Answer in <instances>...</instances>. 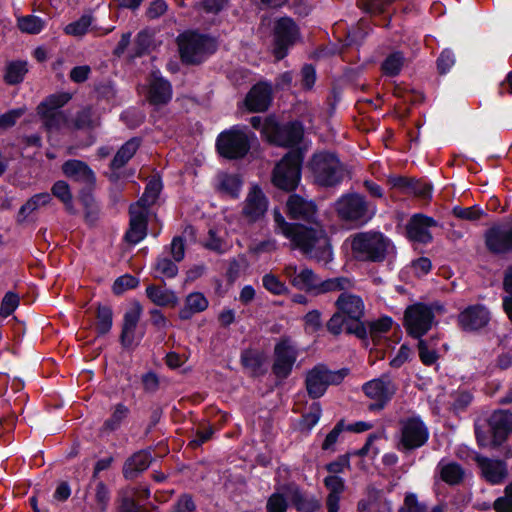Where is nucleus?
I'll list each match as a JSON object with an SVG mask.
<instances>
[{"instance_id": "5", "label": "nucleus", "mask_w": 512, "mask_h": 512, "mask_svg": "<svg viewBox=\"0 0 512 512\" xmlns=\"http://www.w3.org/2000/svg\"><path fill=\"white\" fill-rule=\"evenodd\" d=\"M308 167L314 182L322 187H334L341 183L344 171L338 155L330 151H319L313 154Z\"/></svg>"}, {"instance_id": "4", "label": "nucleus", "mask_w": 512, "mask_h": 512, "mask_svg": "<svg viewBox=\"0 0 512 512\" xmlns=\"http://www.w3.org/2000/svg\"><path fill=\"white\" fill-rule=\"evenodd\" d=\"M303 161V149L289 150L273 168L272 184L280 190L294 193L301 180Z\"/></svg>"}, {"instance_id": "34", "label": "nucleus", "mask_w": 512, "mask_h": 512, "mask_svg": "<svg viewBox=\"0 0 512 512\" xmlns=\"http://www.w3.org/2000/svg\"><path fill=\"white\" fill-rule=\"evenodd\" d=\"M163 189V182L160 176H153L145 186L143 194L134 203L139 208L149 209L158 200Z\"/></svg>"}, {"instance_id": "57", "label": "nucleus", "mask_w": 512, "mask_h": 512, "mask_svg": "<svg viewBox=\"0 0 512 512\" xmlns=\"http://www.w3.org/2000/svg\"><path fill=\"white\" fill-rule=\"evenodd\" d=\"M347 281L348 279L343 277L329 278L326 280L319 279L314 295H321L332 291H341L344 289V283Z\"/></svg>"}, {"instance_id": "36", "label": "nucleus", "mask_w": 512, "mask_h": 512, "mask_svg": "<svg viewBox=\"0 0 512 512\" xmlns=\"http://www.w3.org/2000/svg\"><path fill=\"white\" fill-rule=\"evenodd\" d=\"M376 206L354 194V227L367 224L375 215Z\"/></svg>"}, {"instance_id": "53", "label": "nucleus", "mask_w": 512, "mask_h": 512, "mask_svg": "<svg viewBox=\"0 0 512 512\" xmlns=\"http://www.w3.org/2000/svg\"><path fill=\"white\" fill-rule=\"evenodd\" d=\"M290 501L286 494L281 492L272 493L266 502V512H287Z\"/></svg>"}, {"instance_id": "50", "label": "nucleus", "mask_w": 512, "mask_h": 512, "mask_svg": "<svg viewBox=\"0 0 512 512\" xmlns=\"http://www.w3.org/2000/svg\"><path fill=\"white\" fill-rule=\"evenodd\" d=\"M335 211L338 218L341 221H345L349 224L352 223V191H348L335 203Z\"/></svg>"}, {"instance_id": "1", "label": "nucleus", "mask_w": 512, "mask_h": 512, "mask_svg": "<svg viewBox=\"0 0 512 512\" xmlns=\"http://www.w3.org/2000/svg\"><path fill=\"white\" fill-rule=\"evenodd\" d=\"M291 248L317 262L328 263L332 260V245L321 222L304 224L296 222L286 236Z\"/></svg>"}, {"instance_id": "30", "label": "nucleus", "mask_w": 512, "mask_h": 512, "mask_svg": "<svg viewBox=\"0 0 512 512\" xmlns=\"http://www.w3.org/2000/svg\"><path fill=\"white\" fill-rule=\"evenodd\" d=\"M437 471L443 482L455 486L465 479V469L457 462L441 460L437 465Z\"/></svg>"}, {"instance_id": "6", "label": "nucleus", "mask_w": 512, "mask_h": 512, "mask_svg": "<svg viewBox=\"0 0 512 512\" xmlns=\"http://www.w3.org/2000/svg\"><path fill=\"white\" fill-rule=\"evenodd\" d=\"M299 356L297 343L289 335L281 336L273 348L271 372L279 382L286 380L292 373Z\"/></svg>"}, {"instance_id": "8", "label": "nucleus", "mask_w": 512, "mask_h": 512, "mask_svg": "<svg viewBox=\"0 0 512 512\" xmlns=\"http://www.w3.org/2000/svg\"><path fill=\"white\" fill-rule=\"evenodd\" d=\"M266 130L269 132L268 143L290 150L299 148L304 136V125L299 120L281 123L276 118L269 119Z\"/></svg>"}, {"instance_id": "2", "label": "nucleus", "mask_w": 512, "mask_h": 512, "mask_svg": "<svg viewBox=\"0 0 512 512\" xmlns=\"http://www.w3.org/2000/svg\"><path fill=\"white\" fill-rule=\"evenodd\" d=\"M179 56L184 65H200L217 51V44L213 37L189 30L177 37Z\"/></svg>"}, {"instance_id": "61", "label": "nucleus", "mask_w": 512, "mask_h": 512, "mask_svg": "<svg viewBox=\"0 0 512 512\" xmlns=\"http://www.w3.org/2000/svg\"><path fill=\"white\" fill-rule=\"evenodd\" d=\"M111 499V493L108 486L99 481L95 488V501L100 512H106Z\"/></svg>"}, {"instance_id": "29", "label": "nucleus", "mask_w": 512, "mask_h": 512, "mask_svg": "<svg viewBox=\"0 0 512 512\" xmlns=\"http://www.w3.org/2000/svg\"><path fill=\"white\" fill-rule=\"evenodd\" d=\"M209 306V301L201 292L189 293L184 301V306L179 310L181 320H190L194 314L205 311Z\"/></svg>"}, {"instance_id": "31", "label": "nucleus", "mask_w": 512, "mask_h": 512, "mask_svg": "<svg viewBox=\"0 0 512 512\" xmlns=\"http://www.w3.org/2000/svg\"><path fill=\"white\" fill-rule=\"evenodd\" d=\"M141 145V138L132 137L127 140L115 153L109 167L111 170H119L124 167L136 154Z\"/></svg>"}, {"instance_id": "62", "label": "nucleus", "mask_w": 512, "mask_h": 512, "mask_svg": "<svg viewBox=\"0 0 512 512\" xmlns=\"http://www.w3.org/2000/svg\"><path fill=\"white\" fill-rule=\"evenodd\" d=\"M398 512H428V506L420 502L414 493H407Z\"/></svg>"}, {"instance_id": "26", "label": "nucleus", "mask_w": 512, "mask_h": 512, "mask_svg": "<svg viewBox=\"0 0 512 512\" xmlns=\"http://www.w3.org/2000/svg\"><path fill=\"white\" fill-rule=\"evenodd\" d=\"M495 446H501L512 433V413L508 410L494 411L488 420Z\"/></svg>"}, {"instance_id": "18", "label": "nucleus", "mask_w": 512, "mask_h": 512, "mask_svg": "<svg viewBox=\"0 0 512 512\" xmlns=\"http://www.w3.org/2000/svg\"><path fill=\"white\" fill-rule=\"evenodd\" d=\"M273 100V89L268 82H257L247 92L244 106L251 113H261L269 109Z\"/></svg>"}, {"instance_id": "11", "label": "nucleus", "mask_w": 512, "mask_h": 512, "mask_svg": "<svg viewBox=\"0 0 512 512\" xmlns=\"http://www.w3.org/2000/svg\"><path fill=\"white\" fill-rule=\"evenodd\" d=\"M300 38V29L293 18H278L273 27L272 53L277 61L283 60Z\"/></svg>"}, {"instance_id": "7", "label": "nucleus", "mask_w": 512, "mask_h": 512, "mask_svg": "<svg viewBox=\"0 0 512 512\" xmlns=\"http://www.w3.org/2000/svg\"><path fill=\"white\" fill-rule=\"evenodd\" d=\"M349 369L332 371L324 364H317L306 373L305 386L310 399H319L330 385L340 384L348 375Z\"/></svg>"}, {"instance_id": "59", "label": "nucleus", "mask_w": 512, "mask_h": 512, "mask_svg": "<svg viewBox=\"0 0 512 512\" xmlns=\"http://www.w3.org/2000/svg\"><path fill=\"white\" fill-rule=\"evenodd\" d=\"M91 22V16L82 15L78 20L69 23L65 27V33L73 36H82L88 31Z\"/></svg>"}, {"instance_id": "64", "label": "nucleus", "mask_w": 512, "mask_h": 512, "mask_svg": "<svg viewBox=\"0 0 512 512\" xmlns=\"http://www.w3.org/2000/svg\"><path fill=\"white\" fill-rule=\"evenodd\" d=\"M117 512H145L139 502L130 495H122L119 498Z\"/></svg>"}, {"instance_id": "25", "label": "nucleus", "mask_w": 512, "mask_h": 512, "mask_svg": "<svg viewBox=\"0 0 512 512\" xmlns=\"http://www.w3.org/2000/svg\"><path fill=\"white\" fill-rule=\"evenodd\" d=\"M268 198L258 185H254L249 190L244 202L242 214L249 222L260 220L268 209Z\"/></svg>"}, {"instance_id": "35", "label": "nucleus", "mask_w": 512, "mask_h": 512, "mask_svg": "<svg viewBox=\"0 0 512 512\" xmlns=\"http://www.w3.org/2000/svg\"><path fill=\"white\" fill-rule=\"evenodd\" d=\"M113 310L110 305L97 303L95 314V333L96 336L103 337L107 335L113 326Z\"/></svg>"}, {"instance_id": "41", "label": "nucleus", "mask_w": 512, "mask_h": 512, "mask_svg": "<svg viewBox=\"0 0 512 512\" xmlns=\"http://www.w3.org/2000/svg\"><path fill=\"white\" fill-rule=\"evenodd\" d=\"M154 271V278L156 279H173L178 274V266L175 261L167 256L159 255L152 265Z\"/></svg>"}, {"instance_id": "14", "label": "nucleus", "mask_w": 512, "mask_h": 512, "mask_svg": "<svg viewBox=\"0 0 512 512\" xmlns=\"http://www.w3.org/2000/svg\"><path fill=\"white\" fill-rule=\"evenodd\" d=\"M285 211L289 219L300 223L316 224L320 222L317 204L297 193H291L288 196Z\"/></svg>"}, {"instance_id": "37", "label": "nucleus", "mask_w": 512, "mask_h": 512, "mask_svg": "<svg viewBox=\"0 0 512 512\" xmlns=\"http://www.w3.org/2000/svg\"><path fill=\"white\" fill-rule=\"evenodd\" d=\"M391 512L392 503L382 497L379 492L369 494L367 500L358 503V512Z\"/></svg>"}, {"instance_id": "28", "label": "nucleus", "mask_w": 512, "mask_h": 512, "mask_svg": "<svg viewBox=\"0 0 512 512\" xmlns=\"http://www.w3.org/2000/svg\"><path fill=\"white\" fill-rule=\"evenodd\" d=\"M63 174L74 182L96 184L95 172L90 166L79 159H69L62 164Z\"/></svg>"}, {"instance_id": "54", "label": "nucleus", "mask_w": 512, "mask_h": 512, "mask_svg": "<svg viewBox=\"0 0 512 512\" xmlns=\"http://www.w3.org/2000/svg\"><path fill=\"white\" fill-rule=\"evenodd\" d=\"M139 285V279L131 274H124L115 279L112 285L114 295H122L125 291L135 289Z\"/></svg>"}, {"instance_id": "9", "label": "nucleus", "mask_w": 512, "mask_h": 512, "mask_svg": "<svg viewBox=\"0 0 512 512\" xmlns=\"http://www.w3.org/2000/svg\"><path fill=\"white\" fill-rule=\"evenodd\" d=\"M429 439V430L418 416L403 418L399 421L397 449L407 453L424 446Z\"/></svg>"}, {"instance_id": "32", "label": "nucleus", "mask_w": 512, "mask_h": 512, "mask_svg": "<svg viewBox=\"0 0 512 512\" xmlns=\"http://www.w3.org/2000/svg\"><path fill=\"white\" fill-rule=\"evenodd\" d=\"M147 298L160 307H175L178 304V297L173 290L163 289L151 284L146 288Z\"/></svg>"}, {"instance_id": "43", "label": "nucleus", "mask_w": 512, "mask_h": 512, "mask_svg": "<svg viewBox=\"0 0 512 512\" xmlns=\"http://www.w3.org/2000/svg\"><path fill=\"white\" fill-rule=\"evenodd\" d=\"M406 63L404 54L400 51L390 53L382 62L381 69L386 76H397Z\"/></svg>"}, {"instance_id": "63", "label": "nucleus", "mask_w": 512, "mask_h": 512, "mask_svg": "<svg viewBox=\"0 0 512 512\" xmlns=\"http://www.w3.org/2000/svg\"><path fill=\"white\" fill-rule=\"evenodd\" d=\"M229 0H201L197 8L206 14L218 15L228 6Z\"/></svg>"}, {"instance_id": "38", "label": "nucleus", "mask_w": 512, "mask_h": 512, "mask_svg": "<svg viewBox=\"0 0 512 512\" xmlns=\"http://www.w3.org/2000/svg\"><path fill=\"white\" fill-rule=\"evenodd\" d=\"M243 185L239 174L222 173L219 175V191L230 196L232 199H238Z\"/></svg>"}, {"instance_id": "24", "label": "nucleus", "mask_w": 512, "mask_h": 512, "mask_svg": "<svg viewBox=\"0 0 512 512\" xmlns=\"http://www.w3.org/2000/svg\"><path fill=\"white\" fill-rule=\"evenodd\" d=\"M490 320L488 309L481 304L470 305L461 311L457 322L459 327L467 332L484 328Z\"/></svg>"}, {"instance_id": "58", "label": "nucleus", "mask_w": 512, "mask_h": 512, "mask_svg": "<svg viewBox=\"0 0 512 512\" xmlns=\"http://www.w3.org/2000/svg\"><path fill=\"white\" fill-rule=\"evenodd\" d=\"M20 303L19 295L15 292L8 291L5 293L1 305H0V316L7 318L13 314Z\"/></svg>"}, {"instance_id": "49", "label": "nucleus", "mask_w": 512, "mask_h": 512, "mask_svg": "<svg viewBox=\"0 0 512 512\" xmlns=\"http://www.w3.org/2000/svg\"><path fill=\"white\" fill-rule=\"evenodd\" d=\"M392 320L389 317H383L374 322H369V337L375 347L381 345V335L390 330Z\"/></svg>"}, {"instance_id": "23", "label": "nucleus", "mask_w": 512, "mask_h": 512, "mask_svg": "<svg viewBox=\"0 0 512 512\" xmlns=\"http://www.w3.org/2000/svg\"><path fill=\"white\" fill-rule=\"evenodd\" d=\"M362 389L367 397L376 401L375 404L370 405V409H382L396 391L388 377L371 380L364 384Z\"/></svg>"}, {"instance_id": "51", "label": "nucleus", "mask_w": 512, "mask_h": 512, "mask_svg": "<svg viewBox=\"0 0 512 512\" xmlns=\"http://www.w3.org/2000/svg\"><path fill=\"white\" fill-rule=\"evenodd\" d=\"M263 287L273 295H286L289 293V289L286 284L280 280V278L273 273H266L262 277Z\"/></svg>"}, {"instance_id": "27", "label": "nucleus", "mask_w": 512, "mask_h": 512, "mask_svg": "<svg viewBox=\"0 0 512 512\" xmlns=\"http://www.w3.org/2000/svg\"><path fill=\"white\" fill-rule=\"evenodd\" d=\"M150 449H141L129 456L122 467V474L126 480H135L146 471L153 462Z\"/></svg>"}, {"instance_id": "12", "label": "nucleus", "mask_w": 512, "mask_h": 512, "mask_svg": "<svg viewBox=\"0 0 512 512\" xmlns=\"http://www.w3.org/2000/svg\"><path fill=\"white\" fill-rule=\"evenodd\" d=\"M433 311L444 312V307L438 303L427 306L417 303L407 307L404 314V325L409 335L420 338L432 327L434 320Z\"/></svg>"}, {"instance_id": "42", "label": "nucleus", "mask_w": 512, "mask_h": 512, "mask_svg": "<svg viewBox=\"0 0 512 512\" xmlns=\"http://www.w3.org/2000/svg\"><path fill=\"white\" fill-rule=\"evenodd\" d=\"M130 409L127 405L120 402L112 407V412L109 418L103 423V429L109 432L117 431L123 422L128 418Z\"/></svg>"}, {"instance_id": "39", "label": "nucleus", "mask_w": 512, "mask_h": 512, "mask_svg": "<svg viewBox=\"0 0 512 512\" xmlns=\"http://www.w3.org/2000/svg\"><path fill=\"white\" fill-rule=\"evenodd\" d=\"M95 185L85 184L78 193V200L83 206L86 219H94L98 213V206L93 195Z\"/></svg>"}, {"instance_id": "19", "label": "nucleus", "mask_w": 512, "mask_h": 512, "mask_svg": "<svg viewBox=\"0 0 512 512\" xmlns=\"http://www.w3.org/2000/svg\"><path fill=\"white\" fill-rule=\"evenodd\" d=\"M173 96L171 82L163 77L159 71H153L150 75L146 99L150 105L161 107L167 105Z\"/></svg>"}, {"instance_id": "47", "label": "nucleus", "mask_w": 512, "mask_h": 512, "mask_svg": "<svg viewBox=\"0 0 512 512\" xmlns=\"http://www.w3.org/2000/svg\"><path fill=\"white\" fill-rule=\"evenodd\" d=\"M72 98L69 92H58L47 96L38 106L37 109H46L50 111H60Z\"/></svg>"}, {"instance_id": "40", "label": "nucleus", "mask_w": 512, "mask_h": 512, "mask_svg": "<svg viewBox=\"0 0 512 512\" xmlns=\"http://www.w3.org/2000/svg\"><path fill=\"white\" fill-rule=\"evenodd\" d=\"M319 279L312 269L304 268L291 280V284L299 290L315 294Z\"/></svg>"}, {"instance_id": "46", "label": "nucleus", "mask_w": 512, "mask_h": 512, "mask_svg": "<svg viewBox=\"0 0 512 512\" xmlns=\"http://www.w3.org/2000/svg\"><path fill=\"white\" fill-rule=\"evenodd\" d=\"M322 414L319 402H313L307 413H304L299 420L298 428L301 432H310L312 428L319 422Z\"/></svg>"}, {"instance_id": "22", "label": "nucleus", "mask_w": 512, "mask_h": 512, "mask_svg": "<svg viewBox=\"0 0 512 512\" xmlns=\"http://www.w3.org/2000/svg\"><path fill=\"white\" fill-rule=\"evenodd\" d=\"M143 308L140 302L134 301L132 306L125 311L123 315V323L121 327V333L119 336V342L121 347L125 350H130L134 347L135 331L139 323ZM140 339L135 344L138 345Z\"/></svg>"}, {"instance_id": "33", "label": "nucleus", "mask_w": 512, "mask_h": 512, "mask_svg": "<svg viewBox=\"0 0 512 512\" xmlns=\"http://www.w3.org/2000/svg\"><path fill=\"white\" fill-rule=\"evenodd\" d=\"M28 72V62L26 60H12L7 62L5 66L3 80L10 86L19 85L24 81Z\"/></svg>"}, {"instance_id": "17", "label": "nucleus", "mask_w": 512, "mask_h": 512, "mask_svg": "<svg viewBox=\"0 0 512 512\" xmlns=\"http://www.w3.org/2000/svg\"><path fill=\"white\" fill-rule=\"evenodd\" d=\"M129 227L124 234L128 244L136 245L144 240L148 233L149 209L139 208L132 203L129 206Z\"/></svg>"}, {"instance_id": "13", "label": "nucleus", "mask_w": 512, "mask_h": 512, "mask_svg": "<svg viewBox=\"0 0 512 512\" xmlns=\"http://www.w3.org/2000/svg\"><path fill=\"white\" fill-rule=\"evenodd\" d=\"M336 311L326 323L327 331L338 336L343 331L352 335V293L342 292L335 302Z\"/></svg>"}, {"instance_id": "15", "label": "nucleus", "mask_w": 512, "mask_h": 512, "mask_svg": "<svg viewBox=\"0 0 512 512\" xmlns=\"http://www.w3.org/2000/svg\"><path fill=\"white\" fill-rule=\"evenodd\" d=\"M290 501V506L297 512H319L322 508L321 501L313 494L303 490L294 481L284 483L281 488Z\"/></svg>"}, {"instance_id": "48", "label": "nucleus", "mask_w": 512, "mask_h": 512, "mask_svg": "<svg viewBox=\"0 0 512 512\" xmlns=\"http://www.w3.org/2000/svg\"><path fill=\"white\" fill-rule=\"evenodd\" d=\"M352 432V423L345 424L344 420L336 423L333 429L325 437L321 448L324 451H335L334 445L338 442L339 437L343 431Z\"/></svg>"}, {"instance_id": "55", "label": "nucleus", "mask_w": 512, "mask_h": 512, "mask_svg": "<svg viewBox=\"0 0 512 512\" xmlns=\"http://www.w3.org/2000/svg\"><path fill=\"white\" fill-rule=\"evenodd\" d=\"M37 113L42 119L43 125L48 129H58L63 123L65 116L62 111H50L46 109H37Z\"/></svg>"}, {"instance_id": "10", "label": "nucleus", "mask_w": 512, "mask_h": 512, "mask_svg": "<svg viewBox=\"0 0 512 512\" xmlns=\"http://www.w3.org/2000/svg\"><path fill=\"white\" fill-rule=\"evenodd\" d=\"M215 147L221 157L239 160L248 154L251 145L247 134L237 126H233L217 136Z\"/></svg>"}, {"instance_id": "21", "label": "nucleus", "mask_w": 512, "mask_h": 512, "mask_svg": "<svg viewBox=\"0 0 512 512\" xmlns=\"http://www.w3.org/2000/svg\"><path fill=\"white\" fill-rule=\"evenodd\" d=\"M473 460L480 469L481 477L491 485H499L508 476L507 464L503 460L492 459L476 454Z\"/></svg>"}, {"instance_id": "44", "label": "nucleus", "mask_w": 512, "mask_h": 512, "mask_svg": "<svg viewBox=\"0 0 512 512\" xmlns=\"http://www.w3.org/2000/svg\"><path fill=\"white\" fill-rule=\"evenodd\" d=\"M45 21L36 15H25L17 18L18 29L27 34H39L45 28Z\"/></svg>"}, {"instance_id": "45", "label": "nucleus", "mask_w": 512, "mask_h": 512, "mask_svg": "<svg viewBox=\"0 0 512 512\" xmlns=\"http://www.w3.org/2000/svg\"><path fill=\"white\" fill-rule=\"evenodd\" d=\"M240 361L244 368L252 371L253 375H259L264 364V357L260 352L246 349L241 352Z\"/></svg>"}, {"instance_id": "3", "label": "nucleus", "mask_w": 512, "mask_h": 512, "mask_svg": "<svg viewBox=\"0 0 512 512\" xmlns=\"http://www.w3.org/2000/svg\"><path fill=\"white\" fill-rule=\"evenodd\" d=\"M395 252L392 241L379 231L354 234V260L379 263Z\"/></svg>"}, {"instance_id": "16", "label": "nucleus", "mask_w": 512, "mask_h": 512, "mask_svg": "<svg viewBox=\"0 0 512 512\" xmlns=\"http://www.w3.org/2000/svg\"><path fill=\"white\" fill-rule=\"evenodd\" d=\"M438 222L425 214H413L405 226L406 237L408 240L420 244H429L433 241L431 228L437 227Z\"/></svg>"}, {"instance_id": "56", "label": "nucleus", "mask_w": 512, "mask_h": 512, "mask_svg": "<svg viewBox=\"0 0 512 512\" xmlns=\"http://www.w3.org/2000/svg\"><path fill=\"white\" fill-rule=\"evenodd\" d=\"M152 44V35L147 29L139 31L134 41V57H142L149 52Z\"/></svg>"}, {"instance_id": "52", "label": "nucleus", "mask_w": 512, "mask_h": 512, "mask_svg": "<svg viewBox=\"0 0 512 512\" xmlns=\"http://www.w3.org/2000/svg\"><path fill=\"white\" fill-rule=\"evenodd\" d=\"M74 127L78 130H92L97 126L93 118V111L91 107H84L79 110L74 118Z\"/></svg>"}, {"instance_id": "20", "label": "nucleus", "mask_w": 512, "mask_h": 512, "mask_svg": "<svg viewBox=\"0 0 512 512\" xmlns=\"http://www.w3.org/2000/svg\"><path fill=\"white\" fill-rule=\"evenodd\" d=\"M485 244L495 254H503L512 250V223H503L491 227L485 233Z\"/></svg>"}, {"instance_id": "60", "label": "nucleus", "mask_w": 512, "mask_h": 512, "mask_svg": "<svg viewBox=\"0 0 512 512\" xmlns=\"http://www.w3.org/2000/svg\"><path fill=\"white\" fill-rule=\"evenodd\" d=\"M452 214L455 217L462 219V220L477 221L485 214V212L477 206H471V207L455 206L452 210Z\"/></svg>"}]
</instances>
